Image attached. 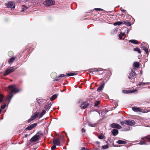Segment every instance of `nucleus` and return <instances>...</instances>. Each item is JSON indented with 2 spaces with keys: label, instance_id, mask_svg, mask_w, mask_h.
<instances>
[{
  "label": "nucleus",
  "instance_id": "obj_1",
  "mask_svg": "<svg viewBox=\"0 0 150 150\" xmlns=\"http://www.w3.org/2000/svg\"><path fill=\"white\" fill-rule=\"evenodd\" d=\"M8 88L10 91V92L7 98V100L10 102L12 98L13 95L12 93H17L20 91V90L16 88L15 85H11L9 86Z\"/></svg>",
  "mask_w": 150,
  "mask_h": 150
},
{
  "label": "nucleus",
  "instance_id": "obj_2",
  "mask_svg": "<svg viewBox=\"0 0 150 150\" xmlns=\"http://www.w3.org/2000/svg\"><path fill=\"white\" fill-rule=\"evenodd\" d=\"M121 124L122 125H124L125 124L129 126H132L134 125L135 124V122L134 121L132 120H125L123 122H120Z\"/></svg>",
  "mask_w": 150,
  "mask_h": 150
},
{
  "label": "nucleus",
  "instance_id": "obj_3",
  "mask_svg": "<svg viewBox=\"0 0 150 150\" xmlns=\"http://www.w3.org/2000/svg\"><path fill=\"white\" fill-rule=\"evenodd\" d=\"M6 6L8 8L14 9L15 6V3L13 1L8 2L6 3Z\"/></svg>",
  "mask_w": 150,
  "mask_h": 150
},
{
  "label": "nucleus",
  "instance_id": "obj_4",
  "mask_svg": "<svg viewBox=\"0 0 150 150\" xmlns=\"http://www.w3.org/2000/svg\"><path fill=\"white\" fill-rule=\"evenodd\" d=\"M55 4V2L54 0H48L45 1L43 4L44 5L47 6H50L53 5Z\"/></svg>",
  "mask_w": 150,
  "mask_h": 150
},
{
  "label": "nucleus",
  "instance_id": "obj_5",
  "mask_svg": "<svg viewBox=\"0 0 150 150\" xmlns=\"http://www.w3.org/2000/svg\"><path fill=\"white\" fill-rule=\"evenodd\" d=\"M14 68L13 67H11L10 68H8L6 70L4 74V76H6L11 72L14 71Z\"/></svg>",
  "mask_w": 150,
  "mask_h": 150
},
{
  "label": "nucleus",
  "instance_id": "obj_6",
  "mask_svg": "<svg viewBox=\"0 0 150 150\" xmlns=\"http://www.w3.org/2000/svg\"><path fill=\"white\" fill-rule=\"evenodd\" d=\"M110 126L112 128H116L118 129H120L122 128V127L120 125L116 123L112 124Z\"/></svg>",
  "mask_w": 150,
  "mask_h": 150
},
{
  "label": "nucleus",
  "instance_id": "obj_7",
  "mask_svg": "<svg viewBox=\"0 0 150 150\" xmlns=\"http://www.w3.org/2000/svg\"><path fill=\"white\" fill-rule=\"evenodd\" d=\"M126 22H122L118 21L116 22L115 23H114V25H119L122 24L123 23L124 24L127 25V26H130V23H128V24H126Z\"/></svg>",
  "mask_w": 150,
  "mask_h": 150
},
{
  "label": "nucleus",
  "instance_id": "obj_8",
  "mask_svg": "<svg viewBox=\"0 0 150 150\" xmlns=\"http://www.w3.org/2000/svg\"><path fill=\"white\" fill-rule=\"evenodd\" d=\"M39 114V112H36L35 114L33 116H32L31 118L29 119L28 120V122H31V121L35 119L37 117L38 115Z\"/></svg>",
  "mask_w": 150,
  "mask_h": 150
},
{
  "label": "nucleus",
  "instance_id": "obj_9",
  "mask_svg": "<svg viewBox=\"0 0 150 150\" xmlns=\"http://www.w3.org/2000/svg\"><path fill=\"white\" fill-rule=\"evenodd\" d=\"M39 135H36L33 137L31 139L32 142H35L37 141L39 138Z\"/></svg>",
  "mask_w": 150,
  "mask_h": 150
},
{
  "label": "nucleus",
  "instance_id": "obj_10",
  "mask_svg": "<svg viewBox=\"0 0 150 150\" xmlns=\"http://www.w3.org/2000/svg\"><path fill=\"white\" fill-rule=\"evenodd\" d=\"M88 103L86 102L83 103L81 105L80 107L82 109H85L88 106Z\"/></svg>",
  "mask_w": 150,
  "mask_h": 150
},
{
  "label": "nucleus",
  "instance_id": "obj_11",
  "mask_svg": "<svg viewBox=\"0 0 150 150\" xmlns=\"http://www.w3.org/2000/svg\"><path fill=\"white\" fill-rule=\"evenodd\" d=\"M37 125V124L36 123H34L33 124L30 125L28 126L26 128V129H28V130H31L34 127H35Z\"/></svg>",
  "mask_w": 150,
  "mask_h": 150
},
{
  "label": "nucleus",
  "instance_id": "obj_12",
  "mask_svg": "<svg viewBox=\"0 0 150 150\" xmlns=\"http://www.w3.org/2000/svg\"><path fill=\"white\" fill-rule=\"evenodd\" d=\"M53 142L54 144L58 145H59L60 143V141L58 139L54 140Z\"/></svg>",
  "mask_w": 150,
  "mask_h": 150
},
{
  "label": "nucleus",
  "instance_id": "obj_13",
  "mask_svg": "<svg viewBox=\"0 0 150 150\" xmlns=\"http://www.w3.org/2000/svg\"><path fill=\"white\" fill-rule=\"evenodd\" d=\"M142 139L145 140L144 141H146L147 142H150V136H146L143 137L142 138Z\"/></svg>",
  "mask_w": 150,
  "mask_h": 150
},
{
  "label": "nucleus",
  "instance_id": "obj_14",
  "mask_svg": "<svg viewBox=\"0 0 150 150\" xmlns=\"http://www.w3.org/2000/svg\"><path fill=\"white\" fill-rule=\"evenodd\" d=\"M132 109L134 111L136 112L142 111V109L138 108L133 107Z\"/></svg>",
  "mask_w": 150,
  "mask_h": 150
},
{
  "label": "nucleus",
  "instance_id": "obj_15",
  "mask_svg": "<svg viewBox=\"0 0 150 150\" xmlns=\"http://www.w3.org/2000/svg\"><path fill=\"white\" fill-rule=\"evenodd\" d=\"M118 133V131L117 129H113L112 131V134L113 135L115 136L117 135Z\"/></svg>",
  "mask_w": 150,
  "mask_h": 150
},
{
  "label": "nucleus",
  "instance_id": "obj_16",
  "mask_svg": "<svg viewBox=\"0 0 150 150\" xmlns=\"http://www.w3.org/2000/svg\"><path fill=\"white\" fill-rule=\"evenodd\" d=\"M116 143L119 144H124L126 143V142L124 141L119 140L117 141Z\"/></svg>",
  "mask_w": 150,
  "mask_h": 150
},
{
  "label": "nucleus",
  "instance_id": "obj_17",
  "mask_svg": "<svg viewBox=\"0 0 150 150\" xmlns=\"http://www.w3.org/2000/svg\"><path fill=\"white\" fill-rule=\"evenodd\" d=\"M129 42L132 43H133V44H138L139 43L138 41L135 40H129Z\"/></svg>",
  "mask_w": 150,
  "mask_h": 150
},
{
  "label": "nucleus",
  "instance_id": "obj_18",
  "mask_svg": "<svg viewBox=\"0 0 150 150\" xmlns=\"http://www.w3.org/2000/svg\"><path fill=\"white\" fill-rule=\"evenodd\" d=\"M104 83L103 84L101 85L97 89V91L98 92H99L100 91H101L104 88Z\"/></svg>",
  "mask_w": 150,
  "mask_h": 150
},
{
  "label": "nucleus",
  "instance_id": "obj_19",
  "mask_svg": "<svg viewBox=\"0 0 150 150\" xmlns=\"http://www.w3.org/2000/svg\"><path fill=\"white\" fill-rule=\"evenodd\" d=\"M46 112V110H43L40 114V118L42 117L45 113Z\"/></svg>",
  "mask_w": 150,
  "mask_h": 150
},
{
  "label": "nucleus",
  "instance_id": "obj_20",
  "mask_svg": "<svg viewBox=\"0 0 150 150\" xmlns=\"http://www.w3.org/2000/svg\"><path fill=\"white\" fill-rule=\"evenodd\" d=\"M58 94H55L53 95L51 98H50V100H54L57 96Z\"/></svg>",
  "mask_w": 150,
  "mask_h": 150
},
{
  "label": "nucleus",
  "instance_id": "obj_21",
  "mask_svg": "<svg viewBox=\"0 0 150 150\" xmlns=\"http://www.w3.org/2000/svg\"><path fill=\"white\" fill-rule=\"evenodd\" d=\"M135 75V72L133 71H132L129 74V75H130V76H131V77H129V79H130L131 78L134 76Z\"/></svg>",
  "mask_w": 150,
  "mask_h": 150
},
{
  "label": "nucleus",
  "instance_id": "obj_22",
  "mask_svg": "<svg viewBox=\"0 0 150 150\" xmlns=\"http://www.w3.org/2000/svg\"><path fill=\"white\" fill-rule=\"evenodd\" d=\"M76 74H77L75 73H69L67 74V76H71L75 75Z\"/></svg>",
  "mask_w": 150,
  "mask_h": 150
},
{
  "label": "nucleus",
  "instance_id": "obj_23",
  "mask_svg": "<svg viewBox=\"0 0 150 150\" xmlns=\"http://www.w3.org/2000/svg\"><path fill=\"white\" fill-rule=\"evenodd\" d=\"M15 59V58L14 57H12L11 58H10L8 61V62L10 64L11 63H12V62Z\"/></svg>",
  "mask_w": 150,
  "mask_h": 150
},
{
  "label": "nucleus",
  "instance_id": "obj_24",
  "mask_svg": "<svg viewBox=\"0 0 150 150\" xmlns=\"http://www.w3.org/2000/svg\"><path fill=\"white\" fill-rule=\"evenodd\" d=\"M134 66L135 67L138 68L139 67V64L138 62H135L134 63Z\"/></svg>",
  "mask_w": 150,
  "mask_h": 150
},
{
  "label": "nucleus",
  "instance_id": "obj_25",
  "mask_svg": "<svg viewBox=\"0 0 150 150\" xmlns=\"http://www.w3.org/2000/svg\"><path fill=\"white\" fill-rule=\"evenodd\" d=\"M134 51H135L139 53H141V52L139 48L136 47V48H134Z\"/></svg>",
  "mask_w": 150,
  "mask_h": 150
},
{
  "label": "nucleus",
  "instance_id": "obj_26",
  "mask_svg": "<svg viewBox=\"0 0 150 150\" xmlns=\"http://www.w3.org/2000/svg\"><path fill=\"white\" fill-rule=\"evenodd\" d=\"M142 49L143 50L145 51V52H146V54H147L148 53V49L145 46H144L142 47Z\"/></svg>",
  "mask_w": 150,
  "mask_h": 150
},
{
  "label": "nucleus",
  "instance_id": "obj_27",
  "mask_svg": "<svg viewBox=\"0 0 150 150\" xmlns=\"http://www.w3.org/2000/svg\"><path fill=\"white\" fill-rule=\"evenodd\" d=\"M125 35L124 33H120L119 35V38L120 39H121L122 38V37L124 36Z\"/></svg>",
  "mask_w": 150,
  "mask_h": 150
},
{
  "label": "nucleus",
  "instance_id": "obj_28",
  "mask_svg": "<svg viewBox=\"0 0 150 150\" xmlns=\"http://www.w3.org/2000/svg\"><path fill=\"white\" fill-rule=\"evenodd\" d=\"M148 83H143V82H141L137 84V86H140L142 85H145L147 84Z\"/></svg>",
  "mask_w": 150,
  "mask_h": 150
},
{
  "label": "nucleus",
  "instance_id": "obj_29",
  "mask_svg": "<svg viewBox=\"0 0 150 150\" xmlns=\"http://www.w3.org/2000/svg\"><path fill=\"white\" fill-rule=\"evenodd\" d=\"M3 97L4 96L0 94V103L2 102Z\"/></svg>",
  "mask_w": 150,
  "mask_h": 150
},
{
  "label": "nucleus",
  "instance_id": "obj_30",
  "mask_svg": "<svg viewBox=\"0 0 150 150\" xmlns=\"http://www.w3.org/2000/svg\"><path fill=\"white\" fill-rule=\"evenodd\" d=\"M28 8L25 6H23L22 8V11H23L27 9Z\"/></svg>",
  "mask_w": 150,
  "mask_h": 150
},
{
  "label": "nucleus",
  "instance_id": "obj_31",
  "mask_svg": "<svg viewBox=\"0 0 150 150\" xmlns=\"http://www.w3.org/2000/svg\"><path fill=\"white\" fill-rule=\"evenodd\" d=\"M93 70L95 71H102V70H101V68H98V69H93Z\"/></svg>",
  "mask_w": 150,
  "mask_h": 150
},
{
  "label": "nucleus",
  "instance_id": "obj_32",
  "mask_svg": "<svg viewBox=\"0 0 150 150\" xmlns=\"http://www.w3.org/2000/svg\"><path fill=\"white\" fill-rule=\"evenodd\" d=\"M137 91V89H133V90H129V93H133L135 92H136Z\"/></svg>",
  "mask_w": 150,
  "mask_h": 150
},
{
  "label": "nucleus",
  "instance_id": "obj_33",
  "mask_svg": "<svg viewBox=\"0 0 150 150\" xmlns=\"http://www.w3.org/2000/svg\"><path fill=\"white\" fill-rule=\"evenodd\" d=\"M122 92L124 93H129V90H124L122 91Z\"/></svg>",
  "mask_w": 150,
  "mask_h": 150
},
{
  "label": "nucleus",
  "instance_id": "obj_34",
  "mask_svg": "<svg viewBox=\"0 0 150 150\" xmlns=\"http://www.w3.org/2000/svg\"><path fill=\"white\" fill-rule=\"evenodd\" d=\"M100 101L99 100L96 101L95 103V106H97L100 103Z\"/></svg>",
  "mask_w": 150,
  "mask_h": 150
},
{
  "label": "nucleus",
  "instance_id": "obj_35",
  "mask_svg": "<svg viewBox=\"0 0 150 150\" xmlns=\"http://www.w3.org/2000/svg\"><path fill=\"white\" fill-rule=\"evenodd\" d=\"M108 146L107 145H105L104 146H102V147L103 149H106L108 148Z\"/></svg>",
  "mask_w": 150,
  "mask_h": 150
},
{
  "label": "nucleus",
  "instance_id": "obj_36",
  "mask_svg": "<svg viewBox=\"0 0 150 150\" xmlns=\"http://www.w3.org/2000/svg\"><path fill=\"white\" fill-rule=\"evenodd\" d=\"M98 138L100 139H103L104 138V136L103 135H101L98 136Z\"/></svg>",
  "mask_w": 150,
  "mask_h": 150
},
{
  "label": "nucleus",
  "instance_id": "obj_37",
  "mask_svg": "<svg viewBox=\"0 0 150 150\" xmlns=\"http://www.w3.org/2000/svg\"><path fill=\"white\" fill-rule=\"evenodd\" d=\"M139 144L141 145L146 144L145 142L144 141H142L140 142L139 143Z\"/></svg>",
  "mask_w": 150,
  "mask_h": 150
},
{
  "label": "nucleus",
  "instance_id": "obj_38",
  "mask_svg": "<svg viewBox=\"0 0 150 150\" xmlns=\"http://www.w3.org/2000/svg\"><path fill=\"white\" fill-rule=\"evenodd\" d=\"M66 76V75L64 74H61V75H60L59 76V77H64L65 76Z\"/></svg>",
  "mask_w": 150,
  "mask_h": 150
},
{
  "label": "nucleus",
  "instance_id": "obj_39",
  "mask_svg": "<svg viewBox=\"0 0 150 150\" xmlns=\"http://www.w3.org/2000/svg\"><path fill=\"white\" fill-rule=\"evenodd\" d=\"M6 104H4L3 105H1V109H4L6 107Z\"/></svg>",
  "mask_w": 150,
  "mask_h": 150
},
{
  "label": "nucleus",
  "instance_id": "obj_40",
  "mask_svg": "<svg viewBox=\"0 0 150 150\" xmlns=\"http://www.w3.org/2000/svg\"><path fill=\"white\" fill-rule=\"evenodd\" d=\"M56 148V146L55 145L53 146L51 148V149L52 150H53Z\"/></svg>",
  "mask_w": 150,
  "mask_h": 150
},
{
  "label": "nucleus",
  "instance_id": "obj_41",
  "mask_svg": "<svg viewBox=\"0 0 150 150\" xmlns=\"http://www.w3.org/2000/svg\"><path fill=\"white\" fill-rule=\"evenodd\" d=\"M141 112H142L143 113H147L148 112V111L147 110H142V111H141Z\"/></svg>",
  "mask_w": 150,
  "mask_h": 150
},
{
  "label": "nucleus",
  "instance_id": "obj_42",
  "mask_svg": "<svg viewBox=\"0 0 150 150\" xmlns=\"http://www.w3.org/2000/svg\"><path fill=\"white\" fill-rule=\"evenodd\" d=\"M89 125L90 126H91V127H95L96 125L94 124H93V125H92L91 124V123H89Z\"/></svg>",
  "mask_w": 150,
  "mask_h": 150
},
{
  "label": "nucleus",
  "instance_id": "obj_43",
  "mask_svg": "<svg viewBox=\"0 0 150 150\" xmlns=\"http://www.w3.org/2000/svg\"><path fill=\"white\" fill-rule=\"evenodd\" d=\"M50 108V107L49 106V105H47L45 107V110H47V109Z\"/></svg>",
  "mask_w": 150,
  "mask_h": 150
},
{
  "label": "nucleus",
  "instance_id": "obj_44",
  "mask_svg": "<svg viewBox=\"0 0 150 150\" xmlns=\"http://www.w3.org/2000/svg\"><path fill=\"white\" fill-rule=\"evenodd\" d=\"M97 11H102L103 9L100 8H96L95 9Z\"/></svg>",
  "mask_w": 150,
  "mask_h": 150
},
{
  "label": "nucleus",
  "instance_id": "obj_45",
  "mask_svg": "<svg viewBox=\"0 0 150 150\" xmlns=\"http://www.w3.org/2000/svg\"><path fill=\"white\" fill-rule=\"evenodd\" d=\"M81 131L83 133L85 132V130L84 129L82 128L81 129Z\"/></svg>",
  "mask_w": 150,
  "mask_h": 150
},
{
  "label": "nucleus",
  "instance_id": "obj_46",
  "mask_svg": "<svg viewBox=\"0 0 150 150\" xmlns=\"http://www.w3.org/2000/svg\"><path fill=\"white\" fill-rule=\"evenodd\" d=\"M88 149H85L84 147H83L81 149V150H88Z\"/></svg>",
  "mask_w": 150,
  "mask_h": 150
},
{
  "label": "nucleus",
  "instance_id": "obj_47",
  "mask_svg": "<svg viewBox=\"0 0 150 150\" xmlns=\"http://www.w3.org/2000/svg\"><path fill=\"white\" fill-rule=\"evenodd\" d=\"M121 11H123V12H125L126 11V10H124V9H122V8H121Z\"/></svg>",
  "mask_w": 150,
  "mask_h": 150
},
{
  "label": "nucleus",
  "instance_id": "obj_48",
  "mask_svg": "<svg viewBox=\"0 0 150 150\" xmlns=\"http://www.w3.org/2000/svg\"><path fill=\"white\" fill-rule=\"evenodd\" d=\"M126 30L127 31V34H128L129 32V30L128 29H126Z\"/></svg>",
  "mask_w": 150,
  "mask_h": 150
},
{
  "label": "nucleus",
  "instance_id": "obj_49",
  "mask_svg": "<svg viewBox=\"0 0 150 150\" xmlns=\"http://www.w3.org/2000/svg\"><path fill=\"white\" fill-rule=\"evenodd\" d=\"M10 54H13V52H9L8 54V55H9Z\"/></svg>",
  "mask_w": 150,
  "mask_h": 150
},
{
  "label": "nucleus",
  "instance_id": "obj_50",
  "mask_svg": "<svg viewBox=\"0 0 150 150\" xmlns=\"http://www.w3.org/2000/svg\"><path fill=\"white\" fill-rule=\"evenodd\" d=\"M96 143L97 144H100V142H96Z\"/></svg>",
  "mask_w": 150,
  "mask_h": 150
},
{
  "label": "nucleus",
  "instance_id": "obj_51",
  "mask_svg": "<svg viewBox=\"0 0 150 150\" xmlns=\"http://www.w3.org/2000/svg\"><path fill=\"white\" fill-rule=\"evenodd\" d=\"M25 137H27V136H28V134H25Z\"/></svg>",
  "mask_w": 150,
  "mask_h": 150
},
{
  "label": "nucleus",
  "instance_id": "obj_52",
  "mask_svg": "<svg viewBox=\"0 0 150 150\" xmlns=\"http://www.w3.org/2000/svg\"><path fill=\"white\" fill-rule=\"evenodd\" d=\"M64 133H65V135H66V136H67V133H66V132H64Z\"/></svg>",
  "mask_w": 150,
  "mask_h": 150
},
{
  "label": "nucleus",
  "instance_id": "obj_53",
  "mask_svg": "<svg viewBox=\"0 0 150 150\" xmlns=\"http://www.w3.org/2000/svg\"><path fill=\"white\" fill-rule=\"evenodd\" d=\"M1 109H0V114L1 113Z\"/></svg>",
  "mask_w": 150,
  "mask_h": 150
},
{
  "label": "nucleus",
  "instance_id": "obj_54",
  "mask_svg": "<svg viewBox=\"0 0 150 150\" xmlns=\"http://www.w3.org/2000/svg\"><path fill=\"white\" fill-rule=\"evenodd\" d=\"M57 79H56L55 80V81H57Z\"/></svg>",
  "mask_w": 150,
  "mask_h": 150
},
{
  "label": "nucleus",
  "instance_id": "obj_55",
  "mask_svg": "<svg viewBox=\"0 0 150 150\" xmlns=\"http://www.w3.org/2000/svg\"><path fill=\"white\" fill-rule=\"evenodd\" d=\"M26 1H29V0H25Z\"/></svg>",
  "mask_w": 150,
  "mask_h": 150
},
{
  "label": "nucleus",
  "instance_id": "obj_56",
  "mask_svg": "<svg viewBox=\"0 0 150 150\" xmlns=\"http://www.w3.org/2000/svg\"><path fill=\"white\" fill-rule=\"evenodd\" d=\"M63 141H64V139H63Z\"/></svg>",
  "mask_w": 150,
  "mask_h": 150
}]
</instances>
